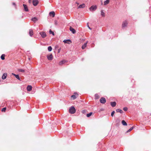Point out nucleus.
I'll return each mask as SVG.
<instances>
[{
    "instance_id": "aec40b11",
    "label": "nucleus",
    "mask_w": 151,
    "mask_h": 151,
    "mask_svg": "<svg viewBox=\"0 0 151 151\" xmlns=\"http://www.w3.org/2000/svg\"><path fill=\"white\" fill-rule=\"evenodd\" d=\"M122 124L124 126L127 125V124L126 122L124 120H123L122 121Z\"/></svg>"
},
{
    "instance_id": "473e14b6",
    "label": "nucleus",
    "mask_w": 151,
    "mask_h": 151,
    "mask_svg": "<svg viewBox=\"0 0 151 151\" xmlns=\"http://www.w3.org/2000/svg\"><path fill=\"white\" fill-rule=\"evenodd\" d=\"M6 110V108L4 107L1 110V111L2 112H5Z\"/></svg>"
},
{
    "instance_id": "37998d69",
    "label": "nucleus",
    "mask_w": 151,
    "mask_h": 151,
    "mask_svg": "<svg viewBox=\"0 0 151 151\" xmlns=\"http://www.w3.org/2000/svg\"><path fill=\"white\" fill-rule=\"evenodd\" d=\"M83 58L82 59V61H83Z\"/></svg>"
},
{
    "instance_id": "58836bf2",
    "label": "nucleus",
    "mask_w": 151,
    "mask_h": 151,
    "mask_svg": "<svg viewBox=\"0 0 151 151\" xmlns=\"http://www.w3.org/2000/svg\"><path fill=\"white\" fill-rule=\"evenodd\" d=\"M87 25H88V28L91 30V28L89 27L88 24H87Z\"/></svg>"
},
{
    "instance_id": "20e7f679",
    "label": "nucleus",
    "mask_w": 151,
    "mask_h": 151,
    "mask_svg": "<svg viewBox=\"0 0 151 151\" xmlns=\"http://www.w3.org/2000/svg\"><path fill=\"white\" fill-rule=\"evenodd\" d=\"M40 34L41 35L42 37L44 38L47 36L46 33L43 32H40Z\"/></svg>"
},
{
    "instance_id": "6e6552de",
    "label": "nucleus",
    "mask_w": 151,
    "mask_h": 151,
    "mask_svg": "<svg viewBox=\"0 0 151 151\" xmlns=\"http://www.w3.org/2000/svg\"><path fill=\"white\" fill-rule=\"evenodd\" d=\"M70 30L73 34H75L76 32V30L71 27H70Z\"/></svg>"
},
{
    "instance_id": "c85d7f7f",
    "label": "nucleus",
    "mask_w": 151,
    "mask_h": 151,
    "mask_svg": "<svg viewBox=\"0 0 151 151\" xmlns=\"http://www.w3.org/2000/svg\"><path fill=\"white\" fill-rule=\"evenodd\" d=\"M101 15L102 17H104L105 16V13L103 12V10H101Z\"/></svg>"
},
{
    "instance_id": "412c9836",
    "label": "nucleus",
    "mask_w": 151,
    "mask_h": 151,
    "mask_svg": "<svg viewBox=\"0 0 151 151\" xmlns=\"http://www.w3.org/2000/svg\"><path fill=\"white\" fill-rule=\"evenodd\" d=\"M31 20L34 22H35L37 21V19L36 17H34L32 18Z\"/></svg>"
},
{
    "instance_id": "ea45409f",
    "label": "nucleus",
    "mask_w": 151,
    "mask_h": 151,
    "mask_svg": "<svg viewBox=\"0 0 151 151\" xmlns=\"http://www.w3.org/2000/svg\"><path fill=\"white\" fill-rule=\"evenodd\" d=\"M60 50H61L60 48V49H58V53L60 52Z\"/></svg>"
},
{
    "instance_id": "4be33fe9",
    "label": "nucleus",
    "mask_w": 151,
    "mask_h": 151,
    "mask_svg": "<svg viewBox=\"0 0 151 151\" xmlns=\"http://www.w3.org/2000/svg\"><path fill=\"white\" fill-rule=\"evenodd\" d=\"M29 35L30 36H32L33 35V32L32 29L29 30Z\"/></svg>"
},
{
    "instance_id": "2eb2a0df",
    "label": "nucleus",
    "mask_w": 151,
    "mask_h": 151,
    "mask_svg": "<svg viewBox=\"0 0 151 151\" xmlns=\"http://www.w3.org/2000/svg\"><path fill=\"white\" fill-rule=\"evenodd\" d=\"M7 76V74L6 73H5L3 74V75L2 76V78L3 79H5L6 78V77Z\"/></svg>"
},
{
    "instance_id": "ddd939ff",
    "label": "nucleus",
    "mask_w": 151,
    "mask_h": 151,
    "mask_svg": "<svg viewBox=\"0 0 151 151\" xmlns=\"http://www.w3.org/2000/svg\"><path fill=\"white\" fill-rule=\"evenodd\" d=\"M111 105L113 107H115L116 105V102H111L110 103Z\"/></svg>"
},
{
    "instance_id": "393cba45",
    "label": "nucleus",
    "mask_w": 151,
    "mask_h": 151,
    "mask_svg": "<svg viewBox=\"0 0 151 151\" xmlns=\"http://www.w3.org/2000/svg\"><path fill=\"white\" fill-rule=\"evenodd\" d=\"M109 2V0H106L104 1V5H106L108 4Z\"/></svg>"
},
{
    "instance_id": "dca6fc26",
    "label": "nucleus",
    "mask_w": 151,
    "mask_h": 151,
    "mask_svg": "<svg viewBox=\"0 0 151 151\" xmlns=\"http://www.w3.org/2000/svg\"><path fill=\"white\" fill-rule=\"evenodd\" d=\"M50 15L51 16H52V17H53L55 16V13L54 11H52L50 12Z\"/></svg>"
},
{
    "instance_id": "a211bd4d",
    "label": "nucleus",
    "mask_w": 151,
    "mask_h": 151,
    "mask_svg": "<svg viewBox=\"0 0 151 151\" xmlns=\"http://www.w3.org/2000/svg\"><path fill=\"white\" fill-rule=\"evenodd\" d=\"M88 41L86 42H85L82 46V48L83 49H84L86 47L87 44L88 43Z\"/></svg>"
},
{
    "instance_id": "f257e3e1",
    "label": "nucleus",
    "mask_w": 151,
    "mask_h": 151,
    "mask_svg": "<svg viewBox=\"0 0 151 151\" xmlns=\"http://www.w3.org/2000/svg\"><path fill=\"white\" fill-rule=\"evenodd\" d=\"M69 111L71 114H73L75 113L76 110L74 106H71L69 109Z\"/></svg>"
},
{
    "instance_id": "b1692460",
    "label": "nucleus",
    "mask_w": 151,
    "mask_h": 151,
    "mask_svg": "<svg viewBox=\"0 0 151 151\" xmlns=\"http://www.w3.org/2000/svg\"><path fill=\"white\" fill-rule=\"evenodd\" d=\"M95 99H97L99 98V96L97 94H96L95 95Z\"/></svg>"
},
{
    "instance_id": "a878e982",
    "label": "nucleus",
    "mask_w": 151,
    "mask_h": 151,
    "mask_svg": "<svg viewBox=\"0 0 151 151\" xmlns=\"http://www.w3.org/2000/svg\"><path fill=\"white\" fill-rule=\"evenodd\" d=\"M5 55L4 54H2L1 57V59L3 60L5 59Z\"/></svg>"
},
{
    "instance_id": "79ce46f5",
    "label": "nucleus",
    "mask_w": 151,
    "mask_h": 151,
    "mask_svg": "<svg viewBox=\"0 0 151 151\" xmlns=\"http://www.w3.org/2000/svg\"><path fill=\"white\" fill-rule=\"evenodd\" d=\"M74 94H76V95L78 96V94H77V93H74Z\"/></svg>"
},
{
    "instance_id": "f03ea898",
    "label": "nucleus",
    "mask_w": 151,
    "mask_h": 151,
    "mask_svg": "<svg viewBox=\"0 0 151 151\" xmlns=\"http://www.w3.org/2000/svg\"><path fill=\"white\" fill-rule=\"evenodd\" d=\"M127 22L126 21H123L122 24V28L124 29L125 27H126L127 25Z\"/></svg>"
},
{
    "instance_id": "9b49d317",
    "label": "nucleus",
    "mask_w": 151,
    "mask_h": 151,
    "mask_svg": "<svg viewBox=\"0 0 151 151\" xmlns=\"http://www.w3.org/2000/svg\"><path fill=\"white\" fill-rule=\"evenodd\" d=\"M32 87L31 86L28 85L27 86V89L28 91H30L32 90Z\"/></svg>"
},
{
    "instance_id": "c9c22d12",
    "label": "nucleus",
    "mask_w": 151,
    "mask_h": 151,
    "mask_svg": "<svg viewBox=\"0 0 151 151\" xmlns=\"http://www.w3.org/2000/svg\"><path fill=\"white\" fill-rule=\"evenodd\" d=\"M123 109L125 111H126L127 110L128 108L127 107H124L123 108Z\"/></svg>"
},
{
    "instance_id": "6ab92c4d",
    "label": "nucleus",
    "mask_w": 151,
    "mask_h": 151,
    "mask_svg": "<svg viewBox=\"0 0 151 151\" xmlns=\"http://www.w3.org/2000/svg\"><path fill=\"white\" fill-rule=\"evenodd\" d=\"M116 111L117 112H120L121 114H122L123 113V111L122 110L120 109H116Z\"/></svg>"
},
{
    "instance_id": "c03bdc74",
    "label": "nucleus",
    "mask_w": 151,
    "mask_h": 151,
    "mask_svg": "<svg viewBox=\"0 0 151 151\" xmlns=\"http://www.w3.org/2000/svg\"><path fill=\"white\" fill-rule=\"evenodd\" d=\"M55 24H56V22H55Z\"/></svg>"
},
{
    "instance_id": "f8f14e48",
    "label": "nucleus",
    "mask_w": 151,
    "mask_h": 151,
    "mask_svg": "<svg viewBox=\"0 0 151 151\" xmlns=\"http://www.w3.org/2000/svg\"><path fill=\"white\" fill-rule=\"evenodd\" d=\"M85 4H81L78 7V9L83 8L85 7Z\"/></svg>"
},
{
    "instance_id": "f704fd0d",
    "label": "nucleus",
    "mask_w": 151,
    "mask_h": 151,
    "mask_svg": "<svg viewBox=\"0 0 151 151\" xmlns=\"http://www.w3.org/2000/svg\"><path fill=\"white\" fill-rule=\"evenodd\" d=\"M19 72H24V70L22 69H19Z\"/></svg>"
},
{
    "instance_id": "e433bc0d",
    "label": "nucleus",
    "mask_w": 151,
    "mask_h": 151,
    "mask_svg": "<svg viewBox=\"0 0 151 151\" xmlns=\"http://www.w3.org/2000/svg\"><path fill=\"white\" fill-rule=\"evenodd\" d=\"M59 47V46L58 45H57L55 46V48H57Z\"/></svg>"
},
{
    "instance_id": "7ed1b4c3",
    "label": "nucleus",
    "mask_w": 151,
    "mask_h": 151,
    "mask_svg": "<svg viewBox=\"0 0 151 151\" xmlns=\"http://www.w3.org/2000/svg\"><path fill=\"white\" fill-rule=\"evenodd\" d=\"M97 9V6L96 5L92 6L89 9L91 11H93Z\"/></svg>"
},
{
    "instance_id": "2f4dec72",
    "label": "nucleus",
    "mask_w": 151,
    "mask_h": 151,
    "mask_svg": "<svg viewBox=\"0 0 151 151\" xmlns=\"http://www.w3.org/2000/svg\"><path fill=\"white\" fill-rule=\"evenodd\" d=\"M133 127H131L130 128L129 130H128L127 131V132H130V131H131L133 129Z\"/></svg>"
},
{
    "instance_id": "7c9ffc66",
    "label": "nucleus",
    "mask_w": 151,
    "mask_h": 151,
    "mask_svg": "<svg viewBox=\"0 0 151 151\" xmlns=\"http://www.w3.org/2000/svg\"><path fill=\"white\" fill-rule=\"evenodd\" d=\"M49 33L50 34H52L53 35H55L54 32L52 31L51 29L49 31Z\"/></svg>"
},
{
    "instance_id": "0eeeda50",
    "label": "nucleus",
    "mask_w": 151,
    "mask_h": 151,
    "mask_svg": "<svg viewBox=\"0 0 151 151\" xmlns=\"http://www.w3.org/2000/svg\"><path fill=\"white\" fill-rule=\"evenodd\" d=\"M38 3L39 1L37 0H33L32 1L33 4L35 6H37Z\"/></svg>"
},
{
    "instance_id": "423d86ee",
    "label": "nucleus",
    "mask_w": 151,
    "mask_h": 151,
    "mask_svg": "<svg viewBox=\"0 0 151 151\" xmlns=\"http://www.w3.org/2000/svg\"><path fill=\"white\" fill-rule=\"evenodd\" d=\"M120 120L119 119H116L115 123H116V125L118 126L120 125Z\"/></svg>"
},
{
    "instance_id": "9d476101",
    "label": "nucleus",
    "mask_w": 151,
    "mask_h": 151,
    "mask_svg": "<svg viewBox=\"0 0 151 151\" xmlns=\"http://www.w3.org/2000/svg\"><path fill=\"white\" fill-rule=\"evenodd\" d=\"M65 43H68L70 44L71 42V41L70 40H64L63 41Z\"/></svg>"
},
{
    "instance_id": "a19ab883",
    "label": "nucleus",
    "mask_w": 151,
    "mask_h": 151,
    "mask_svg": "<svg viewBox=\"0 0 151 151\" xmlns=\"http://www.w3.org/2000/svg\"><path fill=\"white\" fill-rule=\"evenodd\" d=\"M12 4H13V5L15 6L16 5V4H15V3H14V2L13 3H12Z\"/></svg>"
},
{
    "instance_id": "f3484780",
    "label": "nucleus",
    "mask_w": 151,
    "mask_h": 151,
    "mask_svg": "<svg viewBox=\"0 0 151 151\" xmlns=\"http://www.w3.org/2000/svg\"><path fill=\"white\" fill-rule=\"evenodd\" d=\"M12 74L14 76H15V77L17 79H18L19 80H20V78H19V75H16V74H14V73H12Z\"/></svg>"
},
{
    "instance_id": "39448f33",
    "label": "nucleus",
    "mask_w": 151,
    "mask_h": 151,
    "mask_svg": "<svg viewBox=\"0 0 151 151\" xmlns=\"http://www.w3.org/2000/svg\"><path fill=\"white\" fill-rule=\"evenodd\" d=\"M106 99L104 97L101 98L100 100V103L103 104H105L106 102Z\"/></svg>"
},
{
    "instance_id": "c756f323",
    "label": "nucleus",
    "mask_w": 151,
    "mask_h": 151,
    "mask_svg": "<svg viewBox=\"0 0 151 151\" xmlns=\"http://www.w3.org/2000/svg\"><path fill=\"white\" fill-rule=\"evenodd\" d=\"M92 112H91L88 114H87L86 116L87 117H89L92 114Z\"/></svg>"
},
{
    "instance_id": "5701e85b",
    "label": "nucleus",
    "mask_w": 151,
    "mask_h": 151,
    "mask_svg": "<svg viewBox=\"0 0 151 151\" xmlns=\"http://www.w3.org/2000/svg\"><path fill=\"white\" fill-rule=\"evenodd\" d=\"M66 62V61L65 60H62L60 62L59 64L60 65H62L63 64L65 63Z\"/></svg>"
},
{
    "instance_id": "1a4fd4ad",
    "label": "nucleus",
    "mask_w": 151,
    "mask_h": 151,
    "mask_svg": "<svg viewBox=\"0 0 151 151\" xmlns=\"http://www.w3.org/2000/svg\"><path fill=\"white\" fill-rule=\"evenodd\" d=\"M23 6L24 7V11L26 12H28L29 10L27 5L25 4H23Z\"/></svg>"
},
{
    "instance_id": "cd10ccee",
    "label": "nucleus",
    "mask_w": 151,
    "mask_h": 151,
    "mask_svg": "<svg viewBox=\"0 0 151 151\" xmlns=\"http://www.w3.org/2000/svg\"><path fill=\"white\" fill-rule=\"evenodd\" d=\"M71 98L74 100L76 98V96L75 95H73L71 96Z\"/></svg>"
},
{
    "instance_id": "72a5a7b5",
    "label": "nucleus",
    "mask_w": 151,
    "mask_h": 151,
    "mask_svg": "<svg viewBox=\"0 0 151 151\" xmlns=\"http://www.w3.org/2000/svg\"><path fill=\"white\" fill-rule=\"evenodd\" d=\"M115 113V111H112L111 113V115L112 116H113L114 115V114Z\"/></svg>"
},
{
    "instance_id": "4c0bfd02",
    "label": "nucleus",
    "mask_w": 151,
    "mask_h": 151,
    "mask_svg": "<svg viewBox=\"0 0 151 151\" xmlns=\"http://www.w3.org/2000/svg\"><path fill=\"white\" fill-rule=\"evenodd\" d=\"M28 2L30 4L32 2V0H28Z\"/></svg>"
},
{
    "instance_id": "bb28decb",
    "label": "nucleus",
    "mask_w": 151,
    "mask_h": 151,
    "mask_svg": "<svg viewBox=\"0 0 151 151\" xmlns=\"http://www.w3.org/2000/svg\"><path fill=\"white\" fill-rule=\"evenodd\" d=\"M52 48L51 46H49L48 47V50L49 52H50L52 51Z\"/></svg>"
},
{
    "instance_id": "4468645a",
    "label": "nucleus",
    "mask_w": 151,
    "mask_h": 151,
    "mask_svg": "<svg viewBox=\"0 0 151 151\" xmlns=\"http://www.w3.org/2000/svg\"><path fill=\"white\" fill-rule=\"evenodd\" d=\"M47 59L49 60H52V54H50L49 55L47 56Z\"/></svg>"
}]
</instances>
